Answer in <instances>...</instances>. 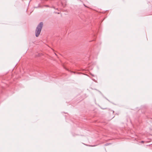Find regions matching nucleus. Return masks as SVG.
<instances>
[{
	"label": "nucleus",
	"mask_w": 152,
	"mask_h": 152,
	"mask_svg": "<svg viewBox=\"0 0 152 152\" xmlns=\"http://www.w3.org/2000/svg\"><path fill=\"white\" fill-rule=\"evenodd\" d=\"M43 25V23L42 22H41L37 26L35 31V36L36 37H38L39 36V35L41 32Z\"/></svg>",
	"instance_id": "1"
},
{
	"label": "nucleus",
	"mask_w": 152,
	"mask_h": 152,
	"mask_svg": "<svg viewBox=\"0 0 152 152\" xmlns=\"http://www.w3.org/2000/svg\"><path fill=\"white\" fill-rule=\"evenodd\" d=\"M108 144H109L107 143V144H105V145H108Z\"/></svg>",
	"instance_id": "2"
},
{
	"label": "nucleus",
	"mask_w": 152,
	"mask_h": 152,
	"mask_svg": "<svg viewBox=\"0 0 152 152\" xmlns=\"http://www.w3.org/2000/svg\"><path fill=\"white\" fill-rule=\"evenodd\" d=\"M45 7H49V6L48 5H46V6H45Z\"/></svg>",
	"instance_id": "3"
},
{
	"label": "nucleus",
	"mask_w": 152,
	"mask_h": 152,
	"mask_svg": "<svg viewBox=\"0 0 152 152\" xmlns=\"http://www.w3.org/2000/svg\"><path fill=\"white\" fill-rule=\"evenodd\" d=\"M141 142H142V143H143V142H144V141H141Z\"/></svg>",
	"instance_id": "4"
}]
</instances>
